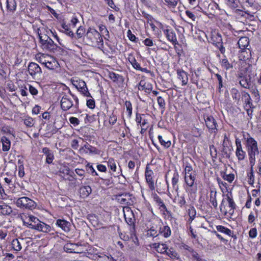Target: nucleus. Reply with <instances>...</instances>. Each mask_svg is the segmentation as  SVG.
Here are the masks:
<instances>
[{
    "label": "nucleus",
    "instance_id": "nucleus-45",
    "mask_svg": "<svg viewBox=\"0 0 261 261\" xmlns=\"http://www.w3.org/2000/svg\"><path fill=\"white\" fill-rule=\"evenodd\" d=\"M196 214V212L195 208L193 206L190 207L188 210V215L190 217L189 221L192 222L194 219Z\"/></svg>",
    "mask_w": 261,
    "mask_h": 261
},
{
    "label": "nucleus",
    "instance_id": "nucleus-12",
    "mask_svg": "<svg viewBox=\"0 0 261 261\" xmlns=\"http://www.w3.org/2000/svg\"><path fill=\"white\" fill-rule=\"evenodd\" d=\"M28 70L29 74L32 76H35L37 74L42 73L41 68L37 64L34 62H31L29 64Z\"/></svg>",
    "mask_w": 261,
    "mask_h": 261
},
{
    "label": "nucleus",
    "instance_id": "nucleus-9",
    "mask_svg": "<svg viewBox=\"0 0 261 261\" xmlns=\"http://www.w3.org/2000/svg\"><path fill=\"white\" fill-rule=\"evenodd\" d=\"M124 215L126 222L132 227L130 231L132 232L131 235L132 236L133 233L135 231V218L134 213L132 211L128 210L126 214L124 213Z\"/></svg>",
    "mask_w": 261,
    "mask_h": 261
},
{
    "label": "nucleus",
    "instance_id": "nucleus-54",
    "mask_svg": "<svg viewBox=\"0 0 261 261\" xmlns=\"http://www.w3.org/2000/svg\"><path fill=\"white\" fill-rule=\"evenodd\" d=\"M157 101L158 105L160 106V108L162 109L163 111H164L165 109L166 105L164 99L161 96H159L157 98Z\"/></svg>",
    "mask_w": 261,
    "mask_h": 261
},
{
    "label": "nucleus",
    "instance_id": "nucleus-43",
    "mask_svg": "<svg viewBox=\"0 0 261 261\" xmlns=\"http://www.w3.org/2000/svg\"><path fill=\"white\" fill-rule=\"evenodd\" d=\"M190 252L191 253L192 258H193L196 261H207L206 259L201 258L198 253L193 249H192L191 250H190Z\"/></svg>",
    "mask_w": 261,
    "mask_h": 261
},
{
    "label": "nucleus",
    "instance_id": "nucleus-13",
    "mask_svg": "<svg viewBox=\"0 0 261 261\" xmlns=\"http://www.w3.org/2000/svg\"><path fill=\"white\" fill-rule=\"evenodd\" d=\"M56 224L65 232H69L70 230V223L64 219H58Z\"/></svg>",
    "mask_w": 261,
    "mask_h": 261
},
{
    "label": "nucleus",
    "instance_id": "nucleus-22",
    "mask_svg": "<svg viewBox=\"0 0 261 261\" xmlns=\"http://www.w3.org/2000/svg\"><path fill=\"white\" fill-rule=\"evenodd\" d=\"M36 226L37 228L35 230H37L39 231L47 233L51 230V227L50 225H47L41 221L37 226Z\"/></svg>",
    "mask_w": 261,
    "mask_h": 261
},
{
    "label": "nucleus",
    "instance_id": "nucleus-23",
    "mask_svg": "<svg viewBox=\"0 0 261 261\" xmlns=\"http://www.w3.org/2000/svg\"><path fill=\"white\" fill-rule=\"evenodd\" d=\"M217 191L215 188L211 189L210 201L215 208L217 207V201L216 199Z\"/></svg>",
    "mask_w": 261,
    "mask_h": 261
},
{
    "label": "nucleus",
    "instance_id": "nucleus-25",
    "mask_svg": "<svg viewBox=\"0 0 261 261\" xmlns=\"http://www.w3.org/2000/svg\"><path fill=\"white\" fill-rule=\"evenodd\" d=\"M238 44L240 48L244 49L249 45V39L246 37H242L240 38L238 42Z\"/></svg>",
    "mask_w": 261,
    "mask_h": 261
},
{
    "label": "nucleus",
    "instance_id": "nucleus-17",
    "mask_svg": "<svg viewBox=\"0 0 261 261\" xmlns=\"http://www.w3.org/2000/svg\"><path fill=\"white\" fill-rule=\"evenodd\" d=\"M1 142L2 144V150L3 151L6 152L10 150L11 147V141L8 137L3 136L1 138Z\"/></svg>",
    "mask_w": 261,
    "mask_h": 261
},
{
    "label": "nucleus",
    "instance_id": "nucleus-44",
    "mask_svg": "<svg viewBox=\"0 0 261 261\" xmlns=\"http://www.w3.org/2000/svg\"><path fill=\"white\" fill-rule=\"evenodd\" d=\"M217 39V46L219 48V50L222 54H224L225 53V47L222 45V38L220 35H218Z\"/></svg>",
    "mask_w": 261,
    "mask_h": 261
},
{
    "label": "nucleus",
    "instance_id": "nucleus-42",
    "mask_svg": "<svg viewBox=\"0 0 261 261\" xmlns=\"http://www.w3.org/2000/svg\"><path fill=\"white\" fill-rule=\"evenodd\" d=\"M242 98L244 99L245 103L246 105H249L250 104H251V99L250 97V95L248 94V92L245 91H243L242 92Z\"/></svg>",
    "mask_w": 261,
    "mask_h": 261
},
{
    "label": "nucleus",
    "instance_id": "nucleus-52",
    "mask_svg": "<svg viewBox=\"0 0 261 261\" xmlns=\"http://www.w3.org/2000/svg\"><path fill=\"white\" fill-rule=\"evenodd\" d=\"M128 60L135 69L137 70L139 69L141 66L140 64L137 62L136 60L134 57L129 58Z\"/></svg>",
    "mask_w": 261,
    "mask_h": 261
},
{
    "label": "nucleus",
    "instance_id": "nucleus-64",
    "mask_svg": "<svg viewBox=\"0 0 261 261\" xmlns=\"http://www.w3.org/2000/svg\"><path fill=\"white\" fill-rule=\"evenodd\" d=\"M117 120V116L114 114V112H113L110 116L109 120V123L112 125H114L116 122Z\"/></svg>",
    "mask_w": 261,
    "mask_h": 261
},
{
    "label": "nucleus",
    "instance_id": "nucleus-32",
    "mask_svg": "<svg viewBox=\"0 0 261 261\" xmlns=\"http://www.w3.org/2000/svg\"><path fill=\"white\" fill-rule=\"evenodd\" d=\"M165 254L167 255L172 259L178 258V254L173 248H168V247Z\"/></svg>",
    "mask_w": 261,
    "mask_h": 261
},
{
    "label": "nucleus",
    "instance_id": "nucleus-16",
    "mask_svg": "<svg viewBox=\"0 0 261 261\" xmlns=\"http://www.w3.org/2000/svg\"><path fill=\"white\" fill-rule=\"evenodd\" d=\"M42 152L46 156V163L47 164H50L52 163L54 156L53 151L50 150L48 148L44 147L42 149Z\"/></svg>",
    "mask_w": 261,
    "mask_h": 261
},
{
    "label": "nucleus",
    "instance_id": "nucleus-37",
    "mask_svg": "<svg viewBox=\"0 0 261 261\" xmlns=\"http://www.w3.org/2000/svg\"><path fill=\"white\" fill-rule=\"evenodd\" d=\"M97 261H117V259L113 258L111 255L107 256L105 254L98 255L97 257Z\"/></svg>",
    "mask_w": 261,
    "mask_h": 261
},
{
    "label": "nucleus",
    "instance_id": "nucleus-51",
    "mask_svg": "<svg viewBox=\"0 0 261 261\" xmlns=\"http://www.w3.org/2000/svg\"><path fill=\"white\" fill-rule=\"evenodd\" d=\"M215 76L217 77V80L218 81L219 86H218V90L219 92H221V88L224 87L223 79L221 75L218 73L215 74Z\"/></svg>",
    "mask_w": 261,
    "mask_h": 261
},
{
    "label": "nucleus",
    "instance_id": "nucleus-36",
    "mask_svg": "<svg viewBox=\"0 0 261 261\" xmlns=\"http://www.w3.org/2000/svg\"><path fill=\"white\" fill-rule=\"evenodd\" d=\"M228 7L231 9H235L238 7L239 0H225Z\"/></svg>",
    "mask_w": 261,
    "mask_h": 261
},
{
    "label": "nucleus",
    "instance_id": "nucleus-7",
    "mask_svg": "<svg viewBox=\"0 0 261 261\" xmlns=\"http://www.w3.org/2000/svg\"><path fill=\"white\" fill-rule=\"evenodd\" d=\"M205 125L211 134H216L218 130L217 123L215 119L212 116L206 115L204 116Z\"/></svg>",
    "mask_w": 261,
    "mask_h": 261
},
{
    "label": "nucleus",
    "instance_id": "nucleus-55",
    "mask_svg": "<svg viewBox=\"0 0 261 261\" xmlns=\"http://www.w3.org/2000/svg\"><path fill=\"white\" fill-rule=\"evenodd\" d=\"M253 167L251 166L250 175L248 180V184L251 186H252L254 182V176L253 174Z\"/></svg>",
    "mask_w": 261,
    "mask_h": 261
},
{
    "label": "nucleus",
    "instance_id": "nucleus-4",
    "mask_svg": "<svg viewBox=\"0 0 261 261\" xmlns=\"http://www.w3.org/2000/svg\"><path fill=\"white\" fill-rule=\"evenodd\" d=\"M16 205L20 208H25L28 210H33L36 206V203L27 197L19 198L16 201Z\"/></svg>",
    "mask_w": 261,
    "mask_h": 261
},
{
    "label": "nucleus",
    "instance_id": "nucleus-6",
    "mask_svg": "<svg viewBox=\"0 0 261 261\" xmlns=\"http://www.w3.org/2000/svg\"><path fill=\"white\" fill-rule=\"evenodd\" d=\"M72 84L84 96L92 98V96L88 91L86 83L82 80H73Z\"/></svg>",
    "mask_w": 261,
    "mask_h": 261
},
{
    "label": "nucleus",
    "instance_id": "nucleus-56",
    "mask_svg": "<svg viewBox=\"0 0 261 261\" xmlns=\"http://www.w3.org/2000/svg\"><path fill=\"white\" fill-rule=\"evenodd\" d=\"M159 233H158L157 231L153 228V227L150 228L147 231V235L149 237L153 238L157 237Z\"/></svg>",
    "mask_w": 261,
    "mask_h": 261
},
{
    "label": "nucleus",
    "instance_id": "nucleus-33",
    "mask_svg": "<svg viewBox=\"0 0 261 261\" xmlns=\"http://www.w3.org/2000/svg\"><path fill=\"white\" fill-rule=\"evenodd\" d=\"M225 196L226 197V200L228 202L229 207L231 208L230 212L232 211V213H233L234 210L236 209V205L232 198L231 194H227Z\"/></svg>",
    "mask_w": 261,
    "mask_h": 261
},
{
    "label": "nucleus",
    "instance_id": "nucleus-59",
    "mask_svg": "<svg viewBox=\"0 0 261 261\" xmlns=\"http://www.w3.org/2000/svg\"><path fill=\"white\" fill-rule=\"evenodd\" d=\"M127 34L128 38L130 41H133L134 42H137L138 41V38L136 37L135 35L132 34L130 30H128Z\"/></svg>",
    "mask_w": 261,
    "mask_h": 261
},
{
    "label": "nucleus",
    "instance_id": "nucleus-20",
    "mask_svg": "<svg viewBox=\"0 0 261 261\" xmlns=\"http://www.w3.org/2000/svg\"><path fill=\"white\" fill-rule=\"evenodd\" d=\"M178 78L182 82V85H186L188 81V74L182 70H177Z\"/></svg>",
    "mask_w": 261,
    "mask_h": 261
},
{
    "label": "nucleus",
    "instance_id": "nucleus-31",
    "mask_svg": "<svg viewBox=\"0 0 261 261\" xmlns=\"http://www.w3.org/2000/svg\"><path fill=\"white\" fill-rule=\"evenodd\" d=\"M239 83L242 87L246 89H249L251 85L250 78L249 77L248 79L246 76L241 77V79L240 80Z\"/></svg>",
    "mask_w": 261,
    "mask_h": 261
},
{
    "label": "nucleus",
    "instance_id": "nucleus-21",
    "mask_svg": "<svg viewBox=\"0 0 261 261\" xmlns=\"http://www.w3.org/2000/svg\"><path fill=\"white\" fill-rule=\"evenodd\" d=\"M152 246L158 252L162 254H165L168 248L166 244L160 243H153Z\"/></svg>",
    "mask_w": 261,
    "mask_h": 261
},
{
    "label": "nucleus",
    "instance_id": "nucleus-30",
    "mask_svg": "<svg viewBox=\"0 0 261 261\" xmlns=\"http://www.w3.org/2000/svg\"><path fill=\"white\" fill-rule=\"evenodd\" d=\"M1 213L3 215H8L11 214L13 211L12 208L6 204L0 205Z\"/></svg>",
    "mask_w": 261,
    "mask_h": 261
},
{
    "label": "nucleus",
    "instance_id": "nucleus-5",
    "mask_svg": "<svg viewBox=\"0 0 261 261\" xmlns=\"http://www.w3.org/2000/svg\"><path fill=\"white\" fill-rule=\"evenodd\" d=\"M39 62L50 70H54L58 67V62L50 56H42L39 58Z\"/></svg>",
    "mask_w": 261,
    "mask_h": 261
},
{
    "label": "nucleus",
    "instance_id": "nucleus-41",
    "mask_svg": "<svg viewBox=\"0 0 261 261\" xmlns=\"http://www.w3.org/2000/svg\"><path fill=\"white\" fill-rule=\"evenodd\" d=\"M59 172L64 174L68 175L70 176H73V171H70L68 167L64 166L63 167L60 168Z\"/></svg>",
    "mask_w": 261,
    "mask_h": 261
},
{
    "label": "nucleus",
    "instance_id": "nucleus-48",
    "mask_svg": "<svg viewBox=\"0 0 261 261\" xmlns=\"http://www.w3.org/2000/svg\"><path fill=\"white\" fill-rule=\"evenodd\" d=\"M24 124L28 127H31L34 124V121L32 118L27 117L23 119Z\"/></svg>",
    "mask_w": 261,
    "mask_h": 261
},
{
    "label": "nucleus",
    "instance_id": "nucleus-39",
    "mask_svg": "<svg viewBox=\"0 0 261 261\" xmlns=\"http://www.w3.org/2000/svg\"><path fill=\"white\" fill-rule=\"evenodd\" d=\"M222 66L226 70H229L233 68V65L230 63L226 58L222 59L221 61Z\"/></svg>",
    "mask_w": 261,
    "mask_h": 261
},
{
    "label": "nucleus",
    "instance_id": "nucleus-3",
    "mask_svg": "<svg viewBox=\"0 0 261 261\" xmlns=\"http://www.w3.org/2000/svg\"><path fill=\"white\" fill-rule=\"evenodd\" d=\"M40 43L43 49L55 53L56 50L61 49L54 41L47 35L44 36V39L40 38Z\"/></svg>",
    "mask_w": 261,
    "mask_h": 261
},
{
    "label": "nucleus",
    "instance_id": "nucleus-1",
    "mask_svg": "<svg viewBox=\"0 0 261 261\" xmlns=\"http://www.w3.org/2000/svg\"><path fill=\"white\" fill-rule=\"evenodd\" d=\"M86 44L89 45L103 44V39L100 34L93 28L90 27L84 37Z\"/></svg>",
    "mask_w": 261,
    "mask_h": 261
},
{
    "label": "nucleus",
    "instance_id": "nucleus-35",
    "mask_svg": "<svg viewBox=\"0 0 261 261\" xmlns=\"http://www.w3.org/2000/svg\"><path fill=\"white\" fill-rule=\"evenodd\" d=\"M236 154L239 161H243L246 156V152L243 150L242 147L237 148Z\"/></svg>",
    "mask_w": 261,
    "mask_h": 261
},
{
    "label": "nucleus",
    "instance_id": "nucleus-38",
    "mask_svg": "<svg viewBox=\"0 0 261 261\" xmlns=\"http://www.w3.org/2000/svg\"><path fill=\"white\" fill-rule=\"evenodd\" d=\"M109 77L115 82L118 81H123V78L121 75L116 74L114 72H110Z\"/></svg>",
    "mask_w": 261,
    "mask_h": 261
},
{
    "label": "nucleus",
    "instance_id": "nucleus-19",
    "mask_svg": "<svg viewBox=\"0 0 261 261\" xmlns=\"http://www.w3.org/2000/svg\"><path fill=\"white\" fill-rule=\"evenodd\" d=\"M92 192L91 188L89 186H84L80 188L79 193L81 197H87Z\"/></svg>",
    "mask_w": 261,
    "mask_h": 261
},
{
    "label": "nucleus",
    "instance_id": "nucleus-40",
    "mask_svg": "<svg viewBox=\"0 0 261 261\" xmlns=\"http://www.w3.org/2000/svg\"><path fill=\"white\" fill-rule=\"evenodd\" d=\"M136 121L138 124H140L142 127L147 124V121L146 119H142L141 114L136 113Z\"/></svg>",
    "mask_w": 261,
    "mask_h": 261
},
{
    "label": "nucleus",
    "instance_id": "nucleus-18",
    "mask_svg": "<svg viewBox=\"0 0 261 261\" xmlns=\"http://www.w3.org/2000/svg\"><path fill=\"white\" fill-rule=\"evenodd\" d=\"M139 90H144L145 92L149 93L152 90V85L146 83L144 81L141 80L138 85Z\"/></svg>",
    "mask_w": 261,
    "mask_h": 261
},
{
    "label": "nucleus",
    "instance_id": "nucleus-2",
    "mask_svg": "<svg viewBox=\"0 0 261 261\" xmlns=\"http://www.w3.org/2000/svg\"><path fill=\"white\" fill-rule=\"evenodd\" d=\"M246 146L249 155L250 166L253 167L255 163L256 154L259 153L257 142L252 137H248L246 139Z\"/></svg>",
    "mask_w": 261,
    "mask_h": 261
},
{
    "label": "nucleus",
    "instance_id": "nucleus-15",
    "mask_svg": "<svg viewBox=\"0 0 261 261\" xmlns=\"http://www.w3.org/2000/svg\"><path fill=\"white\" fill-rule=\"evenodd\" d=\"M196 172L185 175V181L188 186L192 187L194 186V182L196 180Z\"/></svg>",
    "mask_w": 261,
    "mask_h": 261
},
{
    "label": "nucleus",
    "instance_id": "nucleus-10",
    "mask_svg": "<svg viewBox=\"0 0 261 261\" xmlns=\"http://www.w3.org/2000/svg\"><path fill=\"white\" fill-rule=\"evenodd\" d=\"M73 106L72 99L68 96L64 95L62 97L61 100V107L63 111H67Z\"/></svg>",
    "mask_w": 261,
    "mask_h": 261
},
{
    "label": "nucleus",
    "instance_id": "nucleus-61",
    "mask_svg": "<svg viewBox=\"0 0 261 261\" xmlns=\"http://www.w3.org/2000/svg\"><path fill=\"white\" fill-rule=\"evenodd\" d=\"M62 27L65 30V31H66V33L68 36L70 37L74 36V33H73V32H72L69 29L68 25H66L65 23H63L62 24Z\"/></svg>",
    "mask_w": 261,
    "mask_h": 261
},
{
    "label": "nucleus",
    "instance_id": "nucleus-14",
    "mask_svg": "<svg viewBox=\"0 0 261 261\" xmlns=\"http://www.w3.org/2000/svg\"><path fill=\"white\" fill-rule=\"evenodd\" d=\"M80 246H81L82 245L78 244L67 243L64 246V250L68 252L80 253H81V251H76V248L79 247Z\"/></svg>",
    "mask_w": 261,
    "mask_h": 261
},
{
    "label": "nucleus",
    "instance_id": "nucleus-47",
    "mask_svg": "<svg viewBox=\"0 0 261 261\" xmlns=\"http://www.w3.org/2000/svg\"><path fill=\"white\" fill-rule=\"evenodd\" d=\"M86 170L88 173L91 174L93 176L98 175L97 172H96L93 166L90 163H88L86 165Z\"/></svg>",
    "mask_w": 261,
    "mask_h": 261
},
{
    "label": "nucleus",
    "instance_id": "nucleus-49",
    "mask_svg": "<svg viewBox=\"0 0 261 261\" xmlns=\"http://www.w3.org/2000/svg\"><path fill=\"white\" fill-rule=\"evenodd\" d=\"M108 167L110 168L111 170L113 172H115L116 170V164L113 158L109 159L108 162Z\"/></svg>",
    "mask_w": 261,
    "mask_h": 261
},
{
    "label": "nucleus",
    "instance_id": "nucleus-27",
    "mask_svg": "<svg viewBox=\"0 0 261 261\" xmlns=\"http://www.w3.org/2000/svg\"><path fill=\"white\" fill-rule=\"evenodd\" d=\"M154 200L158 204L162 210L167 211V208L164 203L163 200L160 198V197L155 193L152 195Z\"/></svg>",
    "mask_w": 261,
    "mask_h": 261
},
{
    "label": "nucleus",
    "instance_id": "nucleus-8",
    "mask_svg": "<svg viewBox=\"0 0 261 261\" xmlns=\"http://www.w3.org/2000/svg\"><path fill=\"white\" fill-rule=\"evenodd\" d=\"M153 173V171L150 169L149 164H147L145 169V179L149 189L151 191L154 190L155 189L154 184L152 177Z\"/></svg>",
    "mask_w": 261,
    "mask_h": 261
},
{
    "label": "nucleus",
    "instance_id": "nucleus-63",
    "mask_svg": "<svg viewBox=\"0 0 261 261\" xmlns=\"http://www.w3.org/2000/svg\"><path fill=\"white\" fill-rule=\"evenodd\" d=\"M130 195L128 194H125L124 195H122L120 196V197L119 198V200L121 204H127L128 203V199H126V197H129Z\"/></svg>",
    "mask_w": 261,
    "mask_h": 261
},
{
    "label": "nucleus",
    "instance_id": "nucleus-60",
    "mask_svg": "<svg viewBox=\"0 0 261 261\" xmlns=\"http://www.w3.org/2000/svg\"><path fill=\"white\" fill-rule=\"evenodd\" d=\"M125 106L126 107V110L128 112V116L129 117H130L132 114V103L129 101H126Z\"/></svg>",
    "mask_w": 261,
    "mask_h": 261
},
{
    "label": "nucleus",
    "instance_id": "nucleus-53",
    "mask_svg": "<svg viewBox=\"0 0 261 261\" xmlns=\"http://www.w3.org/2000/svg\"><path fill=\"white\" fill-rule=\"evenodd\" d=\"M222 177L224 180H227L229 182H231L234 180V175L233 174H227L224 173Z\"/></svg>",
    "mask_w": 261,
    "mask_h": 261
},
{
    "label": "nucleus",
    "instance_id": "nucleus-62",
    "mask_svg": "<svg viewBox=\"0 0 261 261\" xmlns=\"http://www.w3.org/2000/svg\"><path fill=\"white\" fill-rule=\"evenodd\" d=\"M40 222L41 221L38 218L34 219L33 222H31L30 224H29L30 228L33 229H36L37 228L36 226H37L39 224V223H40Z\"/></svg>",
    "mask_w": 261,
    "mask_h": 261
},
{
    "label": "nucleus",
    "instance_id": "nucleus-46",
    "mask_svg": "<svg viewBox=\"0 0 261 261\" xmlns=\"http://www.w3.org/2000/svg\"><path fill=\"white\" fill-rule=\"evenodd\" d=\"M159 140L161 143V144L164 146L165 148H169L170 147L171 145V143L170 141H165L163 138L160 135L158 136Z\"/></svg>",
    "mask_w": 261,
    "mask_h": 261
},
{
    "label": "nucleus",
    "instance_id": "nucleus-24",
    "mask_svg": "<svg viewBox=\"0 0 261 261\" xmlns=\"http://www.w3.org/2000/svg\"><path fill=\"white\" fill-rule=\"evenodd\" d=\"M159 233L162 235L165 238H168L171 236V231L170 228L168 225H165L160 228Z\"/></svg>",
    "mask_w": 261,
    "mask_h": 261
},
{
    "label": "nucleus",
    "instance_id": "nucleus-50",
    "mask_svg": "<svg viewBox=\"0 0 261 261\" xmlns=\"http://www.w3.org/2000/svg\"><path fill=\"white\" fill-rule=\"evenodd\" d=\"M12 245L14 249L17 251H20L21 249L20 243L17 239L14 240L12 241Z\"/></svg>",
    "mask_w": 261,
    "mask_h": 261
},
{
    "label": "nucleus",
    "instance_id": "nucleus-57",
    "mask_svg": "<svg viewBox=\"0 0 261 261\" xmlns=\"http://www.w3.org/2000/svg\"><path fill=\"white\" fill-rule=\"evenodd\" d=\"M85 32V29L82 26L80 27L77 30L76 33L77 38H81L83 36V35L84 34Z\"/></svg>",
    "mask_w": 261,
    "mask_h": 261
},
{
    "label": "nucleus",
    "instance_id": "nucleus-11",
    "mask_svg": "<svg viewBox=\"0 0 261 261\" xmlns=\"http://www.w3.org/2000/svg\"><path fill=\"white\" fill-rule=\"evenodd\" d=\"M163 32L167 39L172 42L173 45H175L178 44L176 34L172 29H165Z\"/></svg>",
    "mask_w": 261,
    "mask_h": 261
},
{
    "label": "nucleus",
    "instance_id": "nucleus-26",
    "mask_svg": "<svg viewBox=\"0 0 261 261\" xmlns=\"http://www.w3.org/2000/svg\"><path fill=\"white\" fill-rule=\"evenodd\" d=\"M216 228H217V230L220 232L225 233L229 236H231L233 238H236V236L232 235V232L230 229H229L222 225H218L216 226Z\"/></svg>",
    "mask_w": 261,
    "mask_h": 261
},
{
    "label": "nucleus",
    "instance_id": "nucleus-34",
    "mask_svg": "<svg viewBox=\"0 0 261 261\" xmlns=\"http://www.w3.org/2000/svg\"><path fill=\"white\" fill-rule=\"evenodd\" d=\"M7 8L9 11H14L16 8V1L15 0H7Z\"/></svg>",
    "mask_w": 261,
    "mask_h": 261
},
{
    "label": "nucleus",
    "instance_id": "nucleus-28",
    "mask_svg": "<svg viewBox=\"0 0 261 261\" xmlns=\"http://www.w3.org/2000/svg\"><path fill=\"white\" fill-rule=\"evenodd\" d=\"M230 93L233 99L239 104L240 101L241 95L238 89L233 88L230 90Z\"/></svg>",
    "mask_w": 261,
    "mask_h": 261
},
{
    "label": "nucleus",
    "instance_id": "nucleus-58",
    "mask_svg": "<svg viewBox=\"0 0 261 261\" xmlns=\"http://www.w3.org/2000/svg\"><path fill=\"white\" fill-rule=\"evenodd\" d=\"M28 86L30 93L33 96L37 95L38 93L37 89L31 85L28 84Z\"/></svg>",
    "mask_w": 261,
    "mask_h": 261
},
{
    "label": "nucleus",
    "instance_id": "nucleus-29",
    "mask_svg": "<svg viewBox=\"0 0 261 261\" xmlns=\"http://www.w3.org/2000/svg\"><path fill=\"white\" fill-rule=\"evenodd\" d=\"M179 174L177 172V171L176 170L173 174L172 178V186L174 189H175L176 191H177L178 189V186L177 185L178 180H179Z\"/></svg>",
    "mask_w": 261,
    "mask_h": 261
}]
</instances>
